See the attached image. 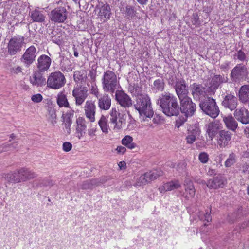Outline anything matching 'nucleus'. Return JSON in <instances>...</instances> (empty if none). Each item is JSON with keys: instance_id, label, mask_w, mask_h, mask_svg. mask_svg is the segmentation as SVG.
Returning <instances> with one entry per match:
<instances>
[{"instance_id": "1", "label": "nucleus", "mask_w": 249, "mask_h": 249, "mask_svg": "<svg viewBox=\"0 0 249 249\" xmlns=\"http://www.w3.org/2000/svg\"><path fill=\"white\" fill-rule=\"evenodd\" d=\"M158 103L163 112L167 116H177L179 113V107L177 98L172 94L165 92L159 97Z\"/></svg>"}, {"instance_id": "2", "label": "nucleus", "mask_w": 249, "mask_h": 249, "mask_svg": "<svg viewBox=\"0 0 249 249\" xmlns=\"http://www.w3.org/2000/svg\"><path fill=\"white\" fill-rule=\"evenodd\" d=\"M135 109L138 111L141 120L143 121L151 119L153 114L150 97L146 94H141L138 96L136 103L134 105Z\"/></svg>"}, {"instance_id": "3", "label": "nucleus", "mask_w": 249, "mask_h": 249, "mask_svg": "<svg viewBox=\"0 0 249 249\" xmlns=\"http://www.w3.org/2000/svg\"><path fill=\"white\" fill-rule=\"evenodd\" d=\"M36 177V174L25 168H22L4 174L3 177L9 183H18L32 179Z\"/></svg>"}, {"instance_id": "4", "label": "nucleus", "mask_w": 249, "mask_h": 249, "mask_svg": "<svg viewBox=\"0 0 249 249\" xmlns=\"http://www.w3.org/2000/svg\"><path fill=\"white\" fill-rule=\"evenodd\" d=\"M102 84L104 91L111 94H113L119 86V82L116 75L109 70L104 73Z\"/></svg>"}, {"instance_id": "5", "label": "nucleus", "mask_w": 249, "mask_h": 249, "mask_svg": "<svg viewBox=\"0 0 249 249\" xmlns=\"http://www.w3.org/2000/svg\"><path fill=\"white\" fill-rule=\"evenodd\" d=\"M109 115V122L113 130L119 131L125 127L126 114L121 113L116 108H112Z\"/></svg>"}, {"instance_id": "6", "label": "nucleus", "mask_w": 249, "mask_h": 249, "mask_svg": "<svg viewBox=\"0 0 249 249\" xmlns=\"http://www.w3.org/2000/svg\"><path fill=\"white\" fill-rule=\"evenodd\" d=\"M66 82L64 75L57 71L50 74L47 80V86L53 89H59L64 86Z\"/></svg>"}, {"instance_id": "7", "label": "nucleus", "mask_w": 249, "mask_h": 249, "mask_svg": "<svg viewBox=\"0 0 249 249\" xmlns=\"http://www.w3.org/2000/svg\"><path fill=\"white\" fill-rule=\"evenodd\" d=\"M199 107L205 114L212 118H215L219 115V108L213 98H205L200 103Z\"/></svg>"}, {"instance_id": "8", "label": "nucleus", "mask_w": 249, "mask_h": 249, "mask_svg": "<svg viewBox=\"0 0 249 249\" xmlns=\"http://www.w3.org/2000/svg\"><path fill=\"white\" fill-rule=\"evenodd\" d=\"M24 43V37L22 36H18L12 37L8 43V53L11 55H15L21 50Z\"/></svg>"}, {"instance_id": "9", "label": "nucleus", "mask_w": 249, "mask_h": 249, "mask_svg": "<svg viewBox=\"0 0 249 249\" xmlns=\"http://www.w3.org/2000/svg\"><path fill=\"white\" fill-rule=\"evenodd\" d=\"M180 107L179 111L186 116H192L196 110V105L189 97L179 99Z\"/></svg>"}, {"instance_id": "10", "label": "nucleus", "mask_w": 249, "mask_h": 249, "mask_svg": "<svg viewBox=\"0 0 249 249\" xmlns=\"http://www.w3.org/2000/svg\"><path fill=\"white\" fill-rule=\"evenodd\" d=\"M66 9L64 7H59L51 11L49 18L54 23H63L67 19Z\"/></svg>"}, {"instance_id": "11", "label": "nucleus", "mask_w": 249, "mask_h": 249, "mask_svg": "<svg viewBox=\"0 0 249 249\" xmlns=\"http://www.w3.org/2000/svg\"><path fill=\"white\" fill-rule=\"evenodd\" d=\"M36 55V48L34 46H31L26 50L20 60L26 67L28 68L35 61Z\"/></svg>"}, {"instance_id": "12", "label": "nucleus", "mask_w": 249, "mask_h": 249, "mask_svg": "<svg viewBox=\"0 0 249 249\" xmlns=\"http://www.w3.org/2000/svg\"><path fill=\"white\" fill-rule=\"evenodd\" d=\"M247 73V69L242 64L237 65L231 71L230 77L233 82H238Z\"/></svg>"}, {"instance_id": "13", "label": "nucleus", "mask_w": 249, "mask_h": 249, "mask_svg": "<svg viewBox=\"0 0 249 249\" xmlns=\"http://www.w3.org/2000/svg\"><path fill=\"white\" fill-rule=\"evenodd\" d=\"M88 90L86 87L77 86L75 87L72 91V95L75 100L77 106H80L87 97Z\"/></svg>"}, {"instance_id": "14", "label": "nucleus", "mask_w": 249, "mask_h": 249, "mask_svg": "<svg viewBox=\"0 0 249 249\" xmlns=\"http://www.w3.org/2000/svg\"><path fill=\"white\" fill-rule=\"evenodd\" d=\"M175 88L179 99L189 97L188 86L183 79H179L176 81Z\"/></svg>"}, {"instance_id": "15", "label": "nucleus", "mask_w": 249, "mask_h": 249, "mask_svg": "<svg viewBox=\"0 0 249 249\" xmlns=\"http://www.w3.org/2000/svg\"><path fill=\"white\" fill-rule=\"evenodd\" d=\"M232 134L226 130H221L219 132L217 143L220 148L227 147L232 137Z\"/></svg>"}, {"instance_id": "16", "label": "nucleus", "mask_w": 249, "mask_h": 249, "mask_svg": "<svg viewBox=\"0 0 249 249\" xmlns=\"http://www.w3.org/2000/svg\"><path fill=\"white\" fill-rule=\"evenodd\" d=\"M115 99L122 107L125 108L129 107L132 105V102L129 96L123 91L117 90L116 91Z\"/></svg>"}, {"instance_id": "17", "label": "nucleus", "mask_w": 249, "mask_h": 249, "mask_svg": "<svg viewBox=\"0 0 249 249\" xmlns=\"http://www.w3.org/2000/svg\"><path fill=\"white\" fill-rule=\"evenodd\" d=\"M96 10L98 11V17L102 22H106L110 19L111 12L109 5L106 4L98 6L96 7Z\"/></svg>"}, {"instance_id": "18", "label": "nucleus", "mask_w": 249, "mask_h": 249, "mask_svg": "<svg viewBox=\"0 0 249 249\" xmlns=\"http://www.w3.org/2000/svg\"><path fill=\"white\" fill-rule=\"evenodd\" d=\"M225 180L223 177L218 176L212 179H209L207 182L204 180L201 181L202 184H206L207 187L209 189H216L222 188L224 186Z\"/></svg>"}, {"instance_id": "19", "label": "nucleus", "mask_w": 249, "mask_h": 249, "mask_svg": "<svg viewBox=\"0 0 249 249\" xmlns=\"http://www.w3.org/2000/svg\"><path fill=\"white\" fill-rule=\"evenodd\" d=\"M235 118L243 124H249V112L245 107L236 109L234 113Z\"/></svg>"}, {"instance_id": "20", "label": "nucleus", "mask_w": 249, "mask_h": 249, "mask_svg": "<svg viewBox=\"0 0 249 249\" xmlns=\"http://www.w3.org/2000/svg\"><path fill=\"white\" fill-rule=\"evenodd\" d=\"M51 59L47 55L43 54L37 59V68L40 72H45L49 69L51 64Z\"/></svg>"}, {"instance_id": "21", "label": "nucleus", "mask_w": 249, "mask_h": 249, "mask_svg": "<svg viewBox=\"0 0 249 249\" xmlns=\"http://www.w3.org/2000/svg\"><path fill=\"white\" fill-rule=\"evenodd\" d=\"M42 72L36 71L34 72L30 77V82L33 85L36 87H43L47 84L46 78L43 76Z\"/></svg>"}, {"instance_id": "22", "label": "nucleus", "mask_w": 249, "mask_h": 249, "mask_svg": "<svg viewBox=\"0 0 249 249\" xmlns=\"http://www.w3.org/2000/svg\"><path fill=\"white\" fill-rule=\"evenodd\" d=\"M96 106L92 101H87L84 107V110L86 117L91 122L95 121Z\"/></svg>"}, {"instance_id": "23", "label": "nucleus", "mask_w": 249, "mask_h": 249, "mask_svg": "<svg viewBox=\"0 0 249 249\" xmlns=\"http://www.w3.org/2000/svg\"><path fill=\"white\" fill-rule=\"evenodd\" d=\"M97 99L98 106L101 109L107 110L110 108L111 105V99L108 94L107 93L101 94Z\"/></svg>"}, {"instance_id": "24", "label": "nucleus", "mask_w": 249, "mask_h": 249, "mask_svg": "<svg viewBox=\"0 0 249 249\" xmlns=\"http://www.w3.org/2000/svg\"><path fill=\"white\" fill-rule=\"evenodd\" d=\"M222 104L225 107L232 111L237 107V98L231 94H228L225 96Z\"/></svg>"}, {"instance_id": "25", "label": "nucleus", "mask_w": 249, "mask_h": 249, "mask_svg": "<svg viewBox=\"0 0 249 249\" xmlns=\"http://www.w3.org/2000/svg\"><path fill=\"white\" fill-rule=\"evenodd\" d=\"M185 191L182 196L186 199H189L194 197L195 195V189L193 182L189 179H186L184 181Z\"/></svg>"}, {"instance_id": "26", "label": "nucleus", "mask_w": 249, "mask_h": 249, "mask_svg": "<svg viewBox=\"0 0 249 249\" xmlns=\"http://www.w3.org/2000/svg\"><path fill=\"white\" fill-rule=\"evenodd\" d=\"M192 94L194 97H198L200 96H204L206 92V88L201 84L194 83L190 86Z\"/></svg>"}, {"instance_id": "27", "label": "nucleus", "mask_w": 249, "mask_h": 249, "mask_svg": "<svg viewBox=\"0 0 249 249\" xmlns=\"http://www.w3.org/2000/svg\"><path fill=\"white\" fill-rule=\"evenodd\" d=\"M181 185L179 182L177 180H173L160 186L159 190L160 193H165L166 191H169L178 189L180 187Z\"/></svg>"}, {"instance_id": "28", "label": "nucleus", "mask_w": 249, "mask_h": 249, "mask_svg": "<svg viewBox=\"0 0 249 249\" xmlns=\"http://www.w3.org/2000/svg\"><path fill=\"white\" fill-rule=\"evenodd\" d=\"M223 121L224 122L226 127L233 131H235L238 127V123L231 115L225 116L223 117Z\"/></svg>"}, {"instance_id": "29", "label": "nucleus", "mask_w": 249, "mask_h": 249, "mask_svg": "<svg viewBox=\"0 0 249 249\" xmlns=\"http://www.w3.org/2000/svg\"><path fill=\"white\" fill-rule=\"evenodd\" d=\"M220 129V124L218 121H214L209 123L207 126V133L212 139Z\"/></svg>"}, {"instance_id": "30", "label": "nucleus", "mask_w": 249, "mask_h": 249, "mask_svg": "<svg viewBox=\"0 0 249 249\" xmlns=\"http://www.w3.org/2000/svg\"><path fill=\"white\" fill-rule=\"evenodd\" d=\"M56 102L60 107H70V104L64 91H61L58 93L56 97Z\"/></svg>"}, {"instance_id": "31", "label": "nucleus", "mask_w": 249, "mask_h": 249, "mask_svg": "<svg viewBox=\"0 0 249 249\" xmlns=\"http://www.w3.org/2000/svg\"><path fill=\"white\" fill-rule=\"evenodd\" d=\"M200 131L197 128H195L192 130H189L187 135L186 137V142L188 144L193 143L196 137L200 135Z\"/></svg>"}, {"instance_id": "32", "label": "nucleus", "mask_w": 249, "mask_h": 249, "mask_svg": "<svg viewBox=\"0 0 249 249\" xmlns=\"http://www.w3.org/2000/svg\"><path fill=\"white\" fill-rule=\"evenodd\" d=\"M87 71L84 69L76 71L73 74L74 81L77 83L81 84H83L86 82L87 77Z\"/></svg>"}, {"instance_id": "33", "label": "nucleus", "mask_w": 249, "mask_h": 249, "mask_svg": "<svg viewBox=\"0 0 249 249\" xmlns=\"http://www.w3.org/2000/svg\"><path fill=\"white\" fill-rule=\"evenodd\" d=\"M31 18L34 22H42L45 20V16L43 11L35 9L31 13Z\"/></svg>"}, {"instance_id": "34", "label": "nucleus", "mask_w": 249, "mask_h": 249, "mask_svg": "<svg viewBox=\"0 0 249 249\" xmlns=\"http://www.w3.org/2000/svg\"><path fill=\"white\" fill-rule=\"evenodd\" d=\"M121 143L129 149L133 150L137 147L136 143L133 142V138L130 135L125 136L121 140Z\"/></svg>"}, {"instance_id": "35", "label": "nucleus", "mask_w": 249, "mask_h": 249, "mask_svg": "<svg viewBox=\"0 0 249 249\" xmlns=\"http://www.w3.org/2000/svg\"><path fill=\"white\" fill-rule=\"evenodd\" d=\"M227 81V77L224 75H215L212 78L211 82L213 87L217 88L220 84L226 83Z\"/></svg>"}, {"instance_id": "36", "label": "nucleus", "mask_w": 249, "mask_h": 249, "mask_svg": "<svg viewBox=\"0 0 249 249\" xmlns=\"http://www.w3.org/2000/svg\"><path fill=\"white\" fill-rule=\"evenodd\" d=\"M47 120L50 123L54 125L57 123V115L56 111L54 108H49L48 110V114L47 115Z\"/></svg>"}, {"instance_id": "37", "label": "nucleus", "mask_w": 249, "mask_h": 249, "mask_svg": "<svg viewBox=\"0 0 249 249\" xmlns=\"http://www.w3.org/2000/svg\"><path fill=\"white\" fill-rule=\"evenodd\" d=\"M98 124L103 133L107 134L109 132V126L107 124V120L105 116H102L101 117Z\"/></svg>"}, {"instance_id": "38", "label": "nucleus", "mask_w": 249, "mask_h": 249, "mask_svg": "<svg viewBox=\"0 0 249 249\" xmlns=\"http://www.w3.org/2000/svg\"><path fill=\"white\" fill-rule=\"evenodd\" d=\"M73 111H68L65 114H63L62 116V118L63 120V122L65 123V126L68 125V127H70L71 123V118L73 116Z\"/></svg>"}, {"instance_id": "39", "label": "nucleus", "mask_w": 249, "mask_h": 249, "mask_svg": "<svg viewBox=\"0 0 249 249\" xmlns=\"http://www.w3.org/2000/svg\"><path fill=\"white\" fill-rule=\"evenodd\" d=\"M148 182L156 179L158 177L162 176L161 171L154 170L145 173Z\"/></svg>"}, {"instance_id": "40", "label": "nucleus", "mask_w": 249, "mask_h": 249, "mask_svg": "<svg viewBox=\"0 0 249 249\" xmlns=\"http://www.w3.org/2000/svg\"><path fill=\"white\" fill-rule=\"evenodd\" d=\"M77 126L76 130L85 132L87 126L86 121L83 117H79L76 120Z\"/></svg>"}, {"instance_id": "41", "label": "nucleus", "mask_w": 249, "mask_h": 249, "mask_svg": "<svg viewBox=\"0 0 249 249\" xmlns=\"http://www.w3.org/2000/svg\"><path fill=\"white\" fill-rule=\"evenodd\" d=\"M236 161V156L233 153L229 154L228 158L224 162L226 167H230L232 166Z\"/></svg>"}, {"instance_id": "42", "label": "nucleus", "mask_w": 249, "mask_h": 249, "mask_svg": "<svg viewBox=\"0 0 249 249\" xmlns=\"http://www.w3.org/2000/svg\"><path fill=\"white\" fill-rule=\"evenodd\" d=\"M164 88V82L162 78L158 79L154 82L153 89L157 91H162Z\"/></svg>"}, {"instance_id": "43", "label": "nucleus", "mask_w": 249, "mask_h": 249, "mask_svg": "<svg viewBox=\"0 0 249 249\" xmlns=\"http://www.w3.org/2000/svg\"><path fill=\"white\" fill-rule=\"evenodd\" d=\"M136 127V121L132 115L128 113V118L127 121L126 129L131 131L134 129Z\"/></svg>"}, {"instance_id": "44", "label": "nucleus", "mask_w": 249, "mask_h": 249, "mask_svg": "<svg viewBox=\"0 0 249 249\" xmlns=\"http://www.w3.org/2000/svg\"><path fill=\"white\" fill-rule=\"evenodd\" d=\"M199 218L203 221H206L209 222L211 221V210H207L205 213L202 212H200L198 215Z\"/></svg>"}, {"instance_id": "45", "label": "nucleus", "mask_w": 249, "mask_h": 249, "mask_svg": "<svg viewBox=\"0 0 249 249\" xmlns=\"http://www.w3.org/2000/svg\"><path fill=\"white\" fill-rule=\"evenodd\" d=\"M147 179V178L146 177V174L144 173L137 178L136 182L134 185L135 186H141L145 185L149 182Z\"/></svg>"}, {"instance_id": "46", "label": "nucleus", "mask_w": 249, "mask_h": 249, "mask_svg": "<svg viewBox=\"0 0 249 249\" xmlns=\"http://www.w3.org/2000/svg\"><path fill=\"white\" fill-rule=\"evenodd\" d=\"M188 116H180L176 121L175 126L177 128L180 127L186 121Z\"/></svg>"}, {"instance_id": "47", "label": "nucleus", "mask_w": 249, "mask_h": 249, "mask_svg": "<svg viewBox=\"0 0 249 249\" xmlns=\"http://www.w3.org/2000/svg\"><path fill=\"white\" fill-rule=\"evenodd\" d=\"M198 159L201 163H206L209 160V155L206 152H201L199 154Z\"/></svg>"}, {"instance_id": "48", "label": "nucleus", "mask_w": 249, "mask_h": 249, "mask_svg": "<svg viewBox=\"0 0 249 249\" xmlns=\"http://www.w3.org/2000/svg\"><path fill=\"white\" fill-rule=\"evenodd\" d=\"M191 22L196 27H198L200 25L201 21L197 14H193L191 18Z\"/></svg>"}, {"instance_id": "49", "label": "nucleus", "mask_w": 249, "mask_h": 249, "mask_svg": "<svg viewBox=\"0 0 249 249\" xmlns=\"http://www.w3.org/2000/svg\"><path fill=\"white\" fill-rule=\"evenodd\" d=\"M136 11L134 8L132 6L126 5V14L129 17H133L135 16Z\"/></svg>"}, {"instance_id": "50", "label": "nucleus", "mask_w": 249, "mask_h": 249, "mask_svg": "<svg viewBox=\"0 0 249 249\" xmlns=\"http://www.w3.org/2000/svg\"><path fill=\"white\" fill-rule=\"evenodd\" d=\"M31 100L34 103H40L43 100V96L39 93L34 94L32 96Z\"/></svg>"}, {"instance_id": "51", "label": "nucleus", "mask_w": 249, "mask_h": 249, "mask_svg": "<svg viewBox=\"0 0 249 249\" xmlns=\"http://www.w3.org/2000/svg\"><path fill=\"white\" fill-rule=\"evenodd\" d=\"M10 71L12 73L17 74L22 72V68L21 66L17 65L11 68Z\"/></svg>"}, {"instance_id": "52", "label": "nucleus", "mask_w": 249, "mask_h": 249, "mask_svg": "<svg viewBox=\"0 0 249 249\" xmlns=\"http://www.w3.org/2000/svg\"><path fill=\"white\" fill-rule=\"evenodd\" d=\"M90 92L92 94L94 95L97 98L101 96L99 89L96 85H92L91 89H90Z\"/></svg>"}, {"instance_id": "53", "label": "nucleus", "mask_w": 249, "mask_h": 249, "mask_svg": "<svg viewBox=\"0 0 249 249\" xmlns=\"http://www.w3.org/2000/svg\"><path fill=\"white\" fill-rule=\"evenodd\" d=\"M62 148L65 152H69L72 148V144L70 142H66L63 143Z\"/></svg>"}, {"instance_id": "54", "label": "nucleus", "mask_w": 249, "mask_h": 249, "mask_svg": "<svg viewBox=\"0 0 249 249\" xmlns=\"http://www.w3.org/2000/svg\"><path fill=\"white\" fill-rule=\"evenodd\" d=\"M176 168L179 173H183L185 170L186 164L184 162H180L177 165Z\"/></svg>"}, {"instance_id": "55", "label": "nucleus", "mask_w": 249, "mask_h": 249, "mask_svg": "<svg viewBox=\"0 0 249 249\" xmlns=\"http://www.w3.org/2000/svg\"><path fill=\"white\" fill-rule=\"evenodd\" d=\"M115 151L118 154H124L126 152V148L125 146L120 145L116 147L115 149Z\"/></svg>"}, {"instance_id": "56", "label": "nucleus", "mask_w": 249, "mask_h": 249, "mask_svg": "<svg viewBox=\"0 0 249 249\" xmlns=\"http://www.w3.org/2000/svg\"><path fill=\"white\" fill-rule=\"evenodd\" d=\"M241 170L244 174L249 173V163H244L241 167Z\"/></svg>"}, {"instance_id": "57", "label": "nucleus", "mask_w": 249, "mask_h": 249, "mask_svg": "<svg viewBox=\"0 0 249 249\" xmlns=\"http://www.w3.org/2000/svg\"><path fill=\"white\" fill-rule=\"evenodd\" d=\"M17 145H18L17 142H15L9 145H8V146H7V147L6 146L5 148V149H2L1 151L15 150L17 148Z\"/></svg>"}, {"instance_id": "58", "label": "nucleus", "mask_w": 249, "mask_h": 249, "mask_svg": "<svg viewBox=\"0 0 249 249\" xmlns=\"http://www.w3.org/2000/svg\"><path fill=\"white\" fill-rule=\"evenodd\" d=\"M237 58L240 61H244L246 59L245 53L241 50H239L237 54Z\"/></svg>"}, {"instance_id": "59", "label": "nucleus", "mask_w": 249, "mask_h": 249, "mask_svg": "<svg viewBox=\"0 0 249 249\" xmlns=\"http://www.w3.org/2000/svg\"><path fill=\"white\" fill-rule=\"evenodd\" d=\"M220 69L223 71H228L230 68V62H226L222 64L220 66Z\"/></svg>"}, {"instance_id": "60", "label": "nucleus", "mask_w": 249, "mask_h": 249, "mask_svg": "<svg viewBox=\"0 0 249 249\" xmlns=\"http://www.w3.org/2000/svg\"><path fill=\"white\" fill-rule=\"evenodd\" d=\"M86 132L84 131H80L76 130V136L79 140H81L85 135Z\"/></svg>"}, {"instance_id": "61", "label": "nucleus", "mask_w": 249, "mask_h": 249, "mask_svg": "<svg viewBox=\"0 0 249 249\" xmlns=\"http://www.w3.org/2000/svg\"><path fill=\"white\" fill-rule=\"evenodd\" d=\"M127 5L124 3H121L120 5V11L123 14H126V6Z\"/></svg>"}, {"instance_id": "62", "label": "nucleus", "mask_w": 249, "mask_h": 249, "mask_svg": "<svg viewBox=\"0 0 249 249\" xmlns=\"http://www.w3.org/2000/svg\"><path fill=\"white\" fill-rule=\"evenodd\" d=\"M53 185V182L50 180H46L45 182L43 184V185L45 186H52Z\"/></svg>"}, {"instance_id": "63", "label": "nucleus", "mask_w": 249, "mask_h": 249, "mask_svg": "<svg viewBox=\"0 0 249 249\" xmlns=\"http://www.w3.org/2000/svg\"><path fill=\"white\" fill-rule=\"evenodd\" d=\"M249 227V221L244 222L241 225V228L243 229Z\"/></svg>"}, {"instance_id": "64", "label": "nucleus", "mask_w": 249, "mask_h": 249, "mask_svg": "<svg viewBox=\"0 0 249 249\" xmlns=\"http://www.w3.org/2000/svg\"><path fill=\"white\" fill-rule=\"evenodd\" d=\"M244 133L247 138H249V127H246L244 129Z\"/></svg>"}]
</instances>
